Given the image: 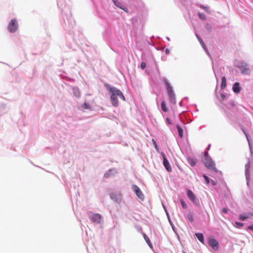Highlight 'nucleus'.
I'll return each mask as SVG.
<instances>
[{
	"label": "nucleus",
	"mask_w": 253,
	"mask_h": 253,
	"mask_svg": "<svg viewBox=\"0 0 253 253\" xmlns=\"http://www.w3.org/2000/svg\"><path fill=\"white\" fill-rule=\"evenodd\" d=\"M160 80L165 84L170 101L173 104H175L176 99L175 93L173 91L172 87L169 83L167 79L165 77H163L160 78Z\"/></svg>",
	"instance_id": "f257e3e1"
},
{
	"label": "nucleus",
	"mask_w": 253,
	"mask_h": 253,
	"mask_svg": "<svg viewBox=\"0 0 253 253\" xmlns=\"http://www.w3.org/2000/svg\"><path fill=\"white\" fill-rule=\"evenodd\" d=\"M105 86L107 90L111 93L110 99L112 105L114 107H117L119 105L117 98L118 95L115 93L114 90H118V88L109 84H107Z\"/></svg>",
	"instance_id": "f03ea898"
},
{
	"label": "nucleus",
	"mask_w": 253,
	"mask_h": 253,
	"mask_svg": "<svg viewBox=\"0 0 253 253\" xmlns=\"http://www.w3.org/2000/svg\"><path fill=\"white\" fill-rule=\"evenodd\" d=\"M203 161L205 166L207 168L215 172L217 171V169L215 167V164L214 162L209 156L208 152H205V157Z\"/></svg>",
	"instance_id": "7ed1b4c3"
},
{
	"label": "nucleus",
	"mask_w": 253,
	"mask_h": 253,
	"mask_svg": "<svg viewBox=\"0 0 253 253\" xmlns=\"http://www.w3.org/2000/svg\"><path fill=\"white\" fill-rule=\"evenodd\" d=\"M227 108L229 110L226 111V114L227 116L231 120L235 121L236 114L235 112L236 108L234 101H231L228 103Z\"/></svg>",
	"instance_id": "20e7f679"
},
{
	"label": "nucleus",
	"mask_w": 253,
	"mask_h": 253,
	"mask_svg": "<svg viewBox=\"0 0 253 253\" xmlns=\"http://www.w3.org/2000/svg\"><path fill=\"white\" fill-rule=\"evenodd\" d=\"M242 74L244 75H250L251 73V69L250 65L244 61H240L238 62L237 65Z\"/></svg>",
	"instance_id": "39448f33"
},
{
	"label": "nucleus",
	"mask_w": 253,
	"mask_h": 253,
	"mask_svg": "<svg viewBox=\"0 0 253 253\" xmlns=\"http://www.w3.org/2000/svg\"><path fill=\"white\" fill-rule=\"evenodd\" d=\"M88 216L89 219L94 223L101 224L102 223V217L99 213H94L92 212L88 213Z\"/></svg>",
	"instance_id": "423d86ee"
},
{
	"label": "nucleus",
	"mask_w": 253,
	"mask_h": 253,
	"mask_svg": "<svg viewBox=\"0 0 253 253\" xmlns=\"http://www.w3.org/2000/svg\"><path fill=\"white\" fill-rule=\"evenodd\" d=\"M186 192L188 198L193 203V204L197 207H199L200 205V201L196 198L193 192L191 190L187 189Z\"/></svg>",
	"instance_id": "0eeeda50"
},
{
	"label": "nucleus",
	"mask_w": 253,
	"mask_h": 253,
	"mask_svg": "<svg viewBox=\"0 0 253 253\" xmlns=\"http://www.w3.org/2000/svg\"><path fill=\"white\" fill-rule=\"evenodd\" d=\"M18 28L17 21L16 19H11L8 25L7 29L10 33H14L16 32Z\"/></svg>",
	"instance_id": "6e6552de"
},
{
	"label": "nucleus",
	"mask_w": 253,
	"mask_h": 253,
	"mask_svg": "<svg viewBox=\"0 0 253 253\" xmlns=\"http://www.w3.org/2000/svg\"><path fill=\"white\" fill-rule=\"evenodd\" d=\"M251 167V160L250 158L248 159V163L245 165V176L247 181V184L249 185L250 180V174L249 169Z\"/></svg>",
	"instance_id": "1a4fd4ad"
},
{
	"label": "nucleus",
	"mask_w": 253,
	"mask_h": 253,
	"mask_svg": "<svg viewBox=\"0 0 253 253\" xmlns=\"http://www.w3.org/2000/svg\"><path fill=\"white\" fill-rule=\"evenodd\" d=\"M131 189L138 198L141 200H143L144 195L140 189L136 185L132 184L131 186Z\"/></svg>",
	"instance_id": "9d476101"
},
{
	"label": "nucleus",
	"mask_w": 253,
	"mask_h": 253,
	"mask_svg": "<svg viewBox=\"0 0 253 253\" xmlns=\"http://www.w3.org/2000/svg\"><path fill=\"white\" fill-rule=\"evenodd\" d=\"M161 155L162 156L163 158V164L167 170L169 172H170L172 170L171 168L170 167V165L168 160V159L166 158V155L163 152H161Z\"/></svg>",
	"instance_id": "9b49d317"
},
{
	"label": "nucleus",
	"mask_w": 253,
	"mask_h": 253,
	"mask_svg": "<svg viewBox=\"0 0 253 253\" xmlns=\"http://www.w3.org/2000/svg\"><path fill=\"white\" fill-rule=\"evenodd\" d=\"M209 244L212 247L214 251H218L219 249V244L217 240L215 239H209Z\"/></svg>",
	"instance_id": "f8f14e48"
},
{
	"label": "nucleus",
	"mask_w": 253,
	"mask_h": 253,
	"mask_svg": "<svg viewBox=\"0 0 253 253\" xmlns=\"http://www.w3.org/2000/svg\"><path fill=\"white\" fill-rule=\"evenodd\" d=\"M110 198L115 201L117 203H120L122 201V195L118 192H113L110 194Z\"/></svg>",
	"instance_id": "ddd939ff"
},
{
	"label": "nucleus",
	"mask_w": 253,
	"mask_h": 253,
	"mask_svg": "<svg viewBox=\"0 0 253 253\" xmlns=\"http://www.w3.org/2000/svg\"><path fill=\"white\" fill-rule=\"evenodd\" d=\"M114 4L115 5L123 10L127 12L128 9L124 5L123 3L118 0H113Z\"/></svg>",
	"instance_id": "4468645a"
},
{
	"label": "nucleus",
	"mask_w": 253,
	"mask_h": 253,
	"mask_svg": "<svg viewBox=\"0 0 253 253\" xmlns=\"http://www.w3.org/2000/svg\"><path fill=\"white\" fill-rule=\"evenodd\" d=\"M117 173V170L115 169H111L107 170L104 175V177L107 178L111 176L114 175Z\"/></svg>",
	"instance_id": "2eb2a0df"
},
{
	"label": "nucleus",
	"mask_w": 253,
	"mask_h": 253,
	"mask_svg": "<svg viewBox=\"0 0 253 253\" xmlns=\"http://www.w3.org/2000/svg\"><path fill=\"white\" fill-rule=\"evenodd\" d=\"M233 90L235 93H238L241 90V87L240 86V84L238 82L235 83L232 87Z\"/></svg>",
	"instance_id": "dca6fc26"
},
{
	"label": "nucleus",
	"mask_w": 253,
	"mask_h": 253,
	"mask_svg": "<svg viewBox=\"0 0 253 253\" xmlns=\"http://www.w3.org/2000/svg\"><path fill=\"white\" fill-rule=\"evenodd\" d=\"M187 161L191 167H194L197 163V160L192 157H188Z\"/></svg>",
	"instance_id": "f3484780"
},
{
	"label": "nucleus",
	"mask_w": 253,
	"mask_h": 253,
	"mask_svg": "<svg viewBox=\"0 0 253 253\" xmlns=\"http://www.w3.org/2000/svg\"><path fill=\"white\" fill-rule=\"evenodd\" d=\"M195 236L202 243L204 244V237L202 233H198L195 234Z\"/></svg>",
	"instance_id": "a211bd4d"
},
{
	"label": "nucleus",
	"mask_w": 253,
	"mask_h": 253,
	"mask_svg": "<svg viewBox=\"0 0 253 253\" xmlns=\"http://www.w3.org/2000/svg\"><path fill=\"white\" fill-rule=\"evenodd\" d=\"M73 93L74 95L77 97H79L80 96V91L78 87H74L72 88Z\"/></svg>",
	"instance_id": "6ab92c4d"
},
{
	"label": "nucleus",
	"mask_w": 253,
	"mask_h": 253,
	"mask_svg": "<svg viewBox=\"0 0 253 253\" xmlns=\"http://www.w3.org/2000/svg\"><path fill=\"white\" fill-rule=\"evenodd\" d=\"M115 91V93L118 95V96L120 97L121 98H122L123 100H125V97L124 95H123L122 92L119 89L118 90H114Z\"/></svg>",
	"instance_id": "aec40b11"
},
{
	"label": "nucleus",
	"mask_w": 253,
	"mask_h": 253,
	"mask_svg": "<svg viewBox=\"0 0 253 253\" xmlns=\"http://www.w3.org/2000/svg\"><path fill=\"white\" fill-rule=\"evenodd\" d=\"M176 128L178 132V135L180 138H182L183 135V130L182 128L179 125H177Z\"/></svg>",
	"instance_id": "412c9836"
},
{
	"label": "nucleus",
	"mask_w": 253,
	"mask_h": 253,
	"mask_svg": "<svg viewBox=\"0 0 253 253\" xmlns=\"http://www.w3.org/2000/svg\"><path fill=\"white\" fill-rule=\"evenodd\" d=\"M226 85V80L225 77H222L221 79V88L223 89Z\"/></svg>",
	"instance_id": "4be33fe9"
},
{
	"label": "nucleus",
	"mask_w": 253,
	"mask_h": 253,
	"mask_svg": "<svg viewBox=\"0 0 253 253\" xmlns=\"http://www.w3.org/2000/svg\"><path fill=\"white\" fill-rule=\"evenodd\" d=\"M143 237H144V238L145 241L147 242V243L148 244L149 246L151 247L152 244L150 242L149 237L145 234H143Z\"/></svg>",
	"instance_id": "5701e85b"
},
{
	"label": "nucleus",
	"mask_w": 253,
	"mask_h": 253,
	"mask_svg": "<svg viewBox=\"0 0 253 253\" xmlns=\"http://www.w3.org/2000/svg\"><path fill=\"white\" fill-rule=\"evenodd\" d=\"M249 217V215L246 214H240L239 216V219L241 220H245Z\"/></svg>",
	"instance_id": "b1692460"
},
{
	"label": "nucleus",
	"mask_w": 253,
	"mask_h": 253,
	"mask_svg": "<svg viewBox=\"0 0 253 253\" xmlns=\"http://www.w3.org/2000/svg\"><path fill=\"white\" fill-rule=\"evenodd\" d=\"M161 107L163 111L167 112L168 111V109L166 107L165 102L164 101H163L161 102Z\"/></svg>",
	"instance_id": "393cba45"
},
{
	"label": "nucleus",
	"mask_w": 253,
	"mask_h": 253,
	"mask_svg": "<svg viewBox=\"0 0 253 253\" xmlns=\"http://www.w3.org/2000/svg\"><path fill=\"white\" fill-rule=\"evenodd\" d=\"M180 202L183 209H186L187 208V205L186 203L182 199H181Z\"/></svg>",
	"instance_id": "a878e982"
},
{
	"label": "nucleus",
	"mask_w": 253,
	"mask_h": 253,
	"mask_svg": "<svg viewBox=\"0 0 253 253\" xmlns=\"http://www.w3.org/2000/svg\"><path fill=\"white\" fill-rule=\"evenodd\" d=\"M82 108L84 109H90V106H89V104H88L87 103H84L83 105H82Z\"/></svg>",
	"instance_id": "bb28decb"
},
{
	"label": "nucleus",
	"mask_w": 253,
	"mask_h": 253,
	"mask_svg": "<svg viewBox=\"0 0 253 253\" xmlns=\"http://www.w3.org/2000/svg\"><path fill=\"white\" fill-rule=\"evenodd\" d=\"M198 15L200 19H201L202 20H206V15L204 13H199Z\"/></svg>",
	"instance_id": "cd10ccee"
},
{
	"label": "nucleus",
	"mask_w": 253,
	"mask_h": 253,
	"mask_svg": "<svg viewBox=\"0 0 253 253\" xmlns=\"http://www.w3.org/2000/svg\"><path fill=\"white\" fill-rule=\"evenodd\" d=\"M235 224L236 227H237L239 228L243 226V225H244V224L243 223L238 222V221H236L235 222Z\"/></svg>",
	"instance_id": "c85d7f7f"
},
{
	"label": "nucleus",
	"mask_w": 253,
	"mask_h": 253,
	"mask_svg": "<svg viewBox=\"0 0 253 253\" xmlns=\"http://www.w3.org/2000/svg\"><path fill=\"white\" fill-rule=\"evenodd\" d=\"M206 29L208 31H211V29H212V27L211 26V24H209V23H207L206 24Z\"/></svg>",
	"instance_id": "c756f323"
},
{
	"label": "nucleus",
	"mask_w": 253,
	"mask_h": 253,
	"mask_svg": "<svg viewBox=\"0 0 253 253\" xmlns=\"http://www.w3.org/2000/svg\"><path fill=\"white\" fill-rule=\"evenodd\" d=\"M203 177H204V179H205V181H206V183H207V184H210V180H211V179L208 177V176H207V175H203Z\"/></svg>",
	"instance_id": "7c9ffc66"
},
{
	"label": "nucleus",
	"mask_w": 253,
	"mask_h": 253,
	"mask_svg": "<svg viewBox=\"0 0 253 253\" xmlns=\"http://www.w3.org/2000/svg\"><path fill=\"white\" fill-rule=\"evenodd\" d=\"M188 219L190 222H193L194 221L193 216L192 214L189 213L188 215Z\"/></svg>",
	"instance_id": "2f4dec72"
},
{
	"label": "nucleus",
	"mask_w": 253,
	"mask_h": 253,
	"mask_svg": "<svg viewBox=\"0 0 253 253\" xmlns=\"http://www.w3.org/2000/svg\"><path fill=\"white\" fill-rule=\"evenodd\" d=\"M202 47L203 48V49H204L205 52L207 53V54L208 55V56L211 57V55H210V53L209 52L208 49L206 47L205 44H204V46H202Z\"/></svg>",
	"instance_id": "473e14b6"
},
{
	"label": "nucleus",
	"mask_w": 253,
	"mask_h": 253,
	"mask_svg": "<svg viewBox=\"0 0 253 253\" xmlns=\"http://www.w3.org/2000/svg\"><path fill=\"white\" fill-rule=\"evenodd\" d=\"M202 47L203 48V49H204L205 52L207 53V54L208 55V56L211 57V55H210V53L209 52L208 49L206 47L205 44H204V46H202Z\"/></svg>",
	"instance_id": "72a5a7b5"
},
{
	"label": "nucleus",
	"mask_w": 253,
	"mask_h": 253,
	"mask_svg": "<svg viewBox=\"0 0 253 253\" xmlns=\"http://www.w3.org/2000/svg\"><path fill=\"white\" fill-rule=\"evenodd\" d=\"M244 133L245 134L246 136V137H247V139L248 141V142H249V145H250V150H251V154H252L253 152H252V148H251V145H250V141H249V137H248V135L246 133V132L243 130Z\"/></svg>",
	"instance_id": "f704fd0d"
},
{
	"label": "nucleus",
	"mask_w": 253,
	"mask_h": 253,
	"mask_svg": "<svg viewBox=\"0 0 253 253\" xmlns=\"http://www.w3.org/2000/svg\"><path fill=\"white\" fill-rule=\"evenodd\" d=\"M146 67V63L144 62L141 63L140 68L141 69L143 70Z\"/></svg>",
	"instance_id": "c9c22d12"
},
{
	"label": "nucleus",
	"mask_w": 253,
	"mask_h": 253,
	"mask_svg": "<svg viewBox=\"0 0 253 253\" xmlns=\"http://www.w3.org/2000/svg\"><path fill=\"white\" fill-rule=\"evenodd\" d=\"M152 141H153V144H154V147H155V149H156L157 151H158V150H159V149H158V145H157V144L156 142L154 139H153V140H152Z\"/></svg>",
	"instance_id": "e433bc0d"
},
{
	"label": "nucleus",
	"mask_w": 253,
	"mask_h": 253,
	"mask_svg": "<svg viewBox=\"0 0 253 253\" xmlns=\"http://www.w3.org/2000/svg\"><path fill=\"white\" fill-rule=\"evenodd\" d=\"M210 183H211V184L213 186H215L216 185V182L214 180H212V179H211L210 180Z\"/></svg>",
	"instance_id": "4c0bfd02"
},
{
	"label": "nucleus",
	"mask_w": 253,
	"mask_h": 253,
	"mask_svg": "<svg viewBox=\"0 0 253 253\" xmlns=\"http://www.w3.org/2000/svg\"><path fill=\"white\" fill-rule=\"evenodd\" d=\"M166 122H167V124H168V125H171L172 124L171 120L169 118H167Z\"/></svg>",
	"instance_id": "58836bf2"
},
{
	"label": "nucleus",
	"mask_w": 253,
	"mask_h": 253,
	"mask_svg": "<svg viewBox=\"0 0 253 253\" xmlns=\"http://www.w3.org/2000/svg\"><path fill=\"white\" fill-rule=\"evenodd\" d=\"M202 9H203L204 10H205V11H208V8L207 7V6H205L204 5H201L200 6Z\"/></svg>",
	"instance_id": "ea45409f"
},
{
	"label": "nucleus",
	"mask_w": 253,
	"mask_h": 253,
	"mask_svg": "<svg viewBox=\"0 0 253 253\" xmlns=\"http://www.w3.org/2000/svg\"><path fill=\"white\" fill-rule=\"evenodd\" d=\"M220 96L222 100H224L226 97L225 95L223 93H221Z\"/></svg>",
	"instance_id": "a19ab883"
},
{
	"label": "nucleus",
	"mask_w": 253,
	"mask_h": 253,
	"mask_svg": "<svg viewBox=\"0 0 253 253\" xmlns=\"http://www.w3.org/2000/svg\"><path fill=\"white\" fill-rule=\"evenodd\" d=\"M196 36L200 42V41H203L202 39L199 37V36L198 34H196Z\"/></svg>",
	"instance_id": "79ce46f5"
},
{
	"label": "nucleus",
	"mask_w": 253,
	"mask_h": 253,
	"mask_svg": "<svg viewBox=\"0 0 253 253\" xmlns=\"http://www.w3.org/2000/svg\"><path fill=\"white\" fill-rule=\"evenodd\" d=\"M165 52L166 54H169L170 52L169 49V48H166L165 50Z\"/></svg>",
	"instance_id": "37998d69"
},
{
	"label": "nucleus",
	"mask_w": 253,
	"mask_h": 253,
	"mask_svg": "<svg viewBox=\"0 0 253 253\" xmlns=\"http://www.w3.org/2000/svg\"><path fill=\"white\" fill-rule=\"evenodd\" d=\"M248 229L250 230H253V225L249 226Z\"/></svg>",
	"instance_id": "c03bdc74"
},
{
	"label": "nucleus",
	"mask_w": 253,
	"mask_h": 253,
	"mask_svg": "<svg viewBox=\"0 0 253 253\" xmlns=\"http://www.w3.org/2000/svg\"><path fill=\"white\" fill-rule=\"evenodd\" d=\"M222 211L223 212V213H227V210L225 208H223L222 210Z\"/></svg>",
	"instance_id": "a18cd8bd"
},
{
	"label": "nucleus",
	"mask_w": 253,
	"mask_h": 253,
	"mask_svg": "<svg viewBox=\"0 0 253 253\" xmlns=\"http://www.w3.org/2000/svg\"><path fill=\"white\" fill-rule=\"evenodd\" d=\"M200 44H201L202 46H204L205 43H204V42H203V41H200Z\"/></svg>",
	"instance_id": "49530a36"
},
{
	"label": "nucleus",
	"mask_w": 253,
	"mask_h": 253,
	"mask_svg": "<svg viewBox=\"0 0 253 253\" xmlns=\"http://www.w3.org/2000/svg\"><path fill=\"white\" fill-rule=\"evenodd\" d=\"M165 211H166V212L167 213V215H168V218H169V213H168L167 209H165Z\"/></svg>",
	"instance_id": "de8ad7c7"
},
{
	"label": "nucleus",
	"mask_w": 253,
	"mask_h": 253,
	"mask_svg": "<svg viewBox=\"0 0 253 253\" xmlns=\"http://www.w3.org/2000/svg\"><path fill=\"white\" fill-rule=\"evenodd\" d=\"M165 211H166V212L167 213V215H168V218H169V213H168L167 209H165Z\"/></svg>",
	"instance_id": "09e8293b"
},
{
	"label": "nucleus",
	"mask_w": 253,
	"mask_h": 253,
	"mask_svg": "<svg viewBox=\"0 0 253 253\" xmlns=\"http://www.w3.org/2000/svg\"><path fill=\"white\" fill-rule=\"evenodd\" d=\"M179 105L180 106H182V101H180L179 103Z\"/></svg>",
	"instance_id": "8fccbe9b"
},
{
	"label": "nucleus",
	"mask_w": 253,
	"mask_h": 253,
	"mask_svg": "<svg viewBox=\"0 0 253 253\" xmlns=\"http://www.w3.org/2000/svg\"><path fill=\"white\" fill-rule=\"evenodd\" d=\"M210 147H211V144H209V145H208V148H207V149H210Z\"/></svg>",
	"instance_id": "3c124183"
},
{
	"label": "nucleus",
	"mask_w": 253,
	"mask_h": 253,
	"mask_svg": "<svg viewBox=\"0 0 253 253\" xmlns=\"http://www.w3.org/2000/svg\"><path fill=\"white\" fill-rule=\"evenodd\" d=\"M212 69H213V70L214 73H215V72H214V68H213V67L212 68ZM214 75H215V77H216V75H215V73H214ZM216 78L217 79V78Z\"/></svg>",
	"instance_id": "603ef678"
},
{
	"label": "nucleus",
	"mask_w": 253,
	"mask_h": 253,
	"mask_svg": "<svg viewBox=\"0 0 253 253\" xmlns=\"http://www.w3.org/2000/svg\"><path fill=\"white\" fill-rule=\"evenodd\" d=\"M163 206L164 210L166 209V208L164 205H163Z\"/></svg>",
	"instance_id": "864d4df0"
},
{
	"label": "nucleus",
	"mask_w": 253,
	"mask_h": 253,
	"mask_svg": "<svg viewBox=\"0 0 253 253\" xmlns=\"http://www.w3.org/2000/svg\"><path fill=\"white\" fill-rule=\"evenodd\" d=\"M167 39L168 40V41H170V39L169 37H167Z\"/></svg>",
	"instance_id": "5fc2aeb1"
},
{
	"label": "nucleus",
	"mask_w": 253,
	"mask_h": 253,
	"mask_svg": "<svg viewBox=\"0 0 253 253\" xmlns=\"http://www.w3.org/2000/svg\"><path fill=\"white\" fill-rule=\"evenodd\" d=\"M183 253H185V252H183Z\"/></svg>",
	"instance_id": "6e6d98bb"
}]
</instances>
